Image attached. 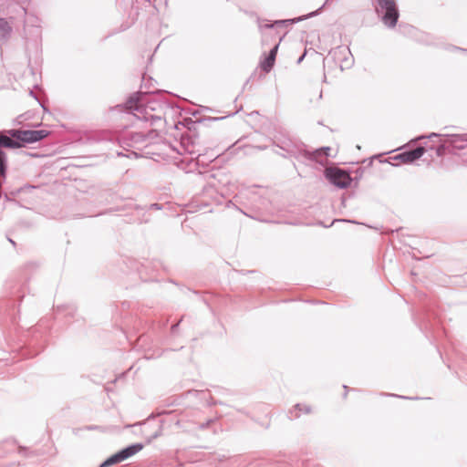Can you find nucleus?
<instances>
[{
  "label": "nucleus",
  "mask_w": 467,
  "mask_h": 467,
  "mask_svg": "<svg viewBox=\"0 0 467 467\" xmlns=\"http://www.w3.org/2000/svg\"><path fill=\"white\" fill-rule=\"evenodd\" d=\"M182 318H181L180 320H178L176 323L172 324L171 327V333L172 335H175L179 329V327H180V324L182 322Z\"/></svg>",
  "instance_id": "c85d7f7f"
},
{
  "label": "nucleus",
  "mask_w": 467,
  "mask_h": 467,
  "mask_svg": "<svg viewBox=\"0 0 467 467\" xmlns=\"http://www.w3.org/2000/svg\"><path fill=\"white\" fill-rule=\"evenodd\" d=\"M29 95L32 96L33 98H35L37 100L36 96L34 94V92L32 90L29 91Z\"/></svg>",
  "instance_id": "37998d69"
},
{
  "label": "nucleus",
  "mask_w": 467,
  "mask_h": 467,
  "mask_svg": "<svg viewBox=\"0 0 467 467\" xmlns=\"http://www.w3.org/2000/svg\"><path fill=\"white\" fill-rule=\"evenodd\" d=\"M341 204L343 206H346V197H345V194H343L342 197H341Z\"/></svg>",
  "instance_id": "4c0bfd02"
},
{
  "label": "nucleus",
  "mask_w": 467,
  "mask_h": 467,
  "mask_svg": "<svg viewBox=\"0 0 467 467\" xmlns=\"http://www.w3.org/2000/svg\"><path fill=\"white\" fill-rule=\"evenodd\" d=\"M332 224H333V223H331V224H330V225H324V223H319V225L324 226V227H330Z\"/></svg>",
  "instance_id": "49530a36"
},
{
  "label": "nucleus",
  "mask_w": 467,
  "mask_h": 467,
  "mask_svg": "<svg viewBox=\"0 0 467 467\" xmlns=\"http://www.w3.org/2000/svg\"><path fill=\"white\" fill-rule=\"evenodd\" d=\"M275 63V58H273L270 56H268L267 54L264 53L263 57L260 59L259 67L263 72L267 74L273 69Z\"/></svg>",
  "instance_id": "4468645a"
},
{
  "label": "nucleus",
  "mask_w": 467,
  "mask_h": 467,
  "mask_svg": "<svg viewBox=\"0 0 467 467\" xmlns=\"http://www.w3.org/2000/svg\"><path fill=\"white\" fill-rule=\"evenodd\" d=\"M332 224H333V223H331V224H330V225H324V223H319V225L324 226V227H330Z\"/></svg>",
  "instance_id": "a18cd8bd"
},
{
  "label": "nucleus",
  "mask_w": 467,
  "mask_h": 467,
  "mask_svg": "<svg viewBox=\"0 0 467 467\" xmlns=\"http://www.w3.org/2000/svg\"><path fill=\"white\" fill-rule=\"evenodd\" d=\"M234 114L235 113L228 114L227 116H223V117H208V118H204V119H200L196 121V123L202 124L204 121H218V120L223 119L227 117L233 116Z\"/></svg>",
  "instance_id": "412c9836"
},
{
  "label": "nucleus",
  "mask_w": 467,
  "mask_h": 467,
  "mask_svg": "<svg viewBox=\"0 0 467 467\" xmlns=\"http://www.w3.org/2000/svg\"><path fill=\"white\" fill-rule=\"evenodd\" d=\"M341 49H342V47H337V50H339V51H340Z\"/></svg>",
  "instance_id": "864d4df0"
},
{
  "label": "nucleus",
  "mask_w": 467,
  "mask_h": 467,
  "mask_svg": "<svg viewBox=\"0 0 467 467\" xmlns=\"http://www.w3.org/2000/svg\"><path fill=\"white\" fill-rule=\"evenodd\" d=\"M254 273H256L255 270H248V271L244 272V274H254Z\"/></svg>",
  "instance_id": "79ce46f5"
},
{
  "label": "nucleus",
  "mask_w": 467,
  "mask_h": 467,
  "mask_svg": "<svg viewBox=\"0 0 467 467\" xmlns=\"http://www.w3.org/2000/svg\"><path fill=\"white\" fill-rule=\"evenodd\" d=\"M11 32L12 27L8 22L5 18L0 17V36L3 38H7L9 37Z\"/></svg>",
  "instance_id": "6ab92c4d"
},
{
  "label": "nucleus",
  "mask_w": 467,
  "mask_h": 467,
  "mask_svg": "<svg viewBox=\"0 0 467 467\" xmlns=\"http://www.w3.org/2000/svg\"><path fill=\"white\" fill-rule=\"evenodd\" d=\"M150 209L161 210V209H162V206H161V204L155 202V203H151L150 205Z\"/></svg>",
  "instance_id": "f704fd0d"
},
{
  "label": "nucleus",
  "mask_w": 467,
  "mask_h": 467,
  "mask_svg": "<svg viewBox=\"0 0 467 467\" xmlns=\"http://www.w3.org/2000/svg\"><path fill=\"white\" fill-rule=\"evenodd\" d=\"M273 144L290 157L296 158L298 161H301L302 155L306 154L304 151L305 144L301 141H294L290 138L275 136Z\"/></svg>",
  "instance_id": "39448f33"
},
{
  "label": "nucleus",
  "mask_w": 467,
  "mask_h": 467,
  "mask_svg": "<svg viewBox=\"0 0 467 467\" xmlns=\"http://www.w3.org/2000/svg\"><path fill=\"white\" fill-rule=\"evenodd\" d=\"M34 188H35L34 186L29 185V184H26V185H25V186H23V187H20V188H18V189H16V190H15V191H12V192H10V194H8V193H5V196H4V197H5V200L6 202H11V201H12V199H11L10 195L15 196V195H16V194H18V193H20V192H24V191H26V190H31V189H34Z\"/></svg>",
  "instance_id": "aec40b11"
},
{
  "label": "nucleus",
  "mask_w": 467,
  "mask_h": 467,
  "mask_svg": "<svg viewBox=\"0 0 467 467\" xmlns=\"http://www.w3.org/2000/svg\"><path fill=\"white\" fill-rule=\"evenodd\" d=\"M162 424H163V422L161 421V426L159 427V430L156 431L152 435H150V437L147 438V440H146L147 444L150 443L153 440L157 439L158 437H160L161 435Z\"/></svg>",
  "instance_id": "5701e85b"
},
{
  "label": "nucleus",
  "mask_w": 467,
  "mask_h": 467,
  "mask_svg": "<svg viewBox=\"0 0 467 467\" xmlns=\"http://www.w3.org/2000/svg\"><path fill=\"white\" fill-rule=\"evenodd\" d=\"M143 448L144 444L141 442L131 443L118 451L119 456L120 457L121 461L124 462L140 452Z\"/></svg>",
  "instance_id": "1a4fd4ad"
},
{
  "label": "nucleus",
  "mask_w": 467,
  "mask_h": 467,
  "mask_svg": "<svg viewBox=\"0 0 467 467\" xmlns=\"http://www.w3.org/2000/svg\"><path fill=\"white\" fill-rule=\"evenodd\" d=\"M259 27L260 28H274L275 27V24H274V22L273 23H266L265 25H259Z\"/></svg>",
  "instance_id": "72a5a7b5"
},
{
  "label": "nucleus",
  "mask_w": 467,
  "mask_h": 467,
  "mask_svg": "<svg viewBox=\"0 0 467 467\" xmlns=\"http://www.w3.org/2000/svg\"><path fill=\"white\" fill-rule=\"evenodd\" d=\"M320 12H321V8H318V9H317L316 11L310 12V13H308V14H307V15H306V16H299V17H296V18H293V19H283V20H275V21L274 22V24H275V26L293 25V24H295V23H297V22H300V21L306 20V19H307V18H310V17L316 16L319 15V14H320Z\"/></svg>",
  "instance_id": "9b49d317"
},
{
  "label": "nucleus",
  "mask_w": 467,
  "mask_h": 467,
  "mask_svg": "<svg viewBox=\"0 0 467 467\" xmlns=\"http://www.w3.org/2000/svg\"><path fill=\"white\" fill-rule=\"evenodd\" d=\"M275 152L276 154H278V155L282 156L283 158H285V159H286V158H291L287 153H285V152H284V151H283V152H279V151L275 150Z\"/></svg>",
  "instance_id": "e433bc0d"
},
{
  "label": "nucleus",
  "mask_w": 467,
  "mask_h": 467,
  "mask_svg": "<svg viewBox=\"0 0 467 467\" xmlns=\"http://www.w3.org/2000/svg\"><path fill=\"white\" fill-rule=\"evenodd\" d=\"M362 174H363V170H362L361 168H359V169H358V170L356 171V175H355V177H352V178H353V180H354V182H352V186H353L354 188H357V187H358V182H359V180L362 178Z\"/></svg>",
  "instance_id": "b1692460"
},
{
  "label": "nucleus",
  "mask_w": 467,
  "mask_h": 467,
  "mask_svg": "<svg viewBox=\"0 0 467 467\" xmlns=\"http://www.w3.org/2000/svg\"><path fill=\"white\" fill-rule=\"evenodd\" d=\"M366 161H368V166H370L373 163V159L365 160L364 162Z\"/></svg>",
  "instance_id": "58836bf2"
},
{
  "label": "nucleus",
  "mask_w": 467,
  "mask_h": 467,
  "mask_svg": "<svg viewBox=\"0 0 467 467\" xmlns=\"http://www.w3.org/2000/svg\"><path fill=\"white\" fill-rule=\"evenodd\" d=\"M56 311L57 313L65 312L66 317H74L75 314L77 312V308L73 305H62V306H57Z\"/></svg>",
  "instance_id": "f3484780"
},
{
  "label": "nucleus",
  "mask_w": 467,
  "mask_h": 467,
  "mask_svg": "<svg viewBox=\"0 0 467 467\" xmlns=\"http://www.w3.org/2000/svg\"><path fill=\"white\" fill-rule=\"evenodd\" d=\"M191 144H192V146L195 144V142H194V140H191Z\"/></svg>",
  "instance_id": "603ef678"
},
{
  "label": "nucleus",
  "mask_w": 467,
  "mask_h": 467,
  "mask_svg": "<svg viewBox=\"0 0 467 467\" xmlns=\"http://www.w3.org/2000/svg\"><path fill=\"white\" fill-rule=\"evenodd\" d=\"M306 55V51H305L297 59L296 63L297 64H300L304 59H305V57Z\"/></svg>",
  "instance_id": "c9c22d12"
},
{
  "label": "nucleus",
  "mask_w": 467,
  "mask_h": 467,
  "mask_svg": "<svg viewBox=\"0 0 467 467\" xmlns=\"http://www.w3.org/2000/svg\"><path fill=\"white\" fill-rule=\"evenodd\" d=\"M16 131H19V129L0 130V149L16 150L22 148L20 134Z\"/></svg>",
  "instance_id": "423d86ee"
},
{
  "label": "nucleus",
  "mask_w": 467,
  "mask_h": 467,
  "mask_svg": "<svg viewBox=\"0 0 467 467\" xmlns=\"http://www.w3.org/2000/svg\"><path fill=\"white\" fill-rule=\"evenodd\" d=\"M427 150L428 148L426 146L420 145L413 150H404L395 155L392 159L399 160L404 163H413L420 160Z\"/></svg>",
  "instance_id": "6e6552de"
},
{
  "label": "nucleus",
  "mask_w": 467,
  "mask_h": 467,
  "mask_svg": "<svg viewBox=\"0 0 467 467\" xmlns=\"http://www.w3.org/2000/svg\"><path fill=\"white\" fill-rule=\"evenodd\" d=\"M238 411H240V412H242V413H244V414L248 416V413L246 411H244V410H238Z\"/></svg>",
  "instance_id": "de8ad7c7"
},
{
  "label": "nucleus",
  "mask_w": 467,
  "mask_h": 467,
  "mask_svg": "<svg viewBox=\"0 0 467 467\" xmlns=\"http://www.w3.org/2000/svg\"><path fill=\"white\" fill-rule=\"evenodd\" d=\"M304 151L306 153V155H302L301 161H314L322 162V159L326 158L324 155V152H317V149L310 151L306 149V146L305 145Z\"/></svg>",
  "instance_id": "dca6fc26"
},
{
  "label": "nucleus",
  "mask_w": 467,
  "mask_h": 467,
  "mask_svg": "<svg viewBox=\"0 0 467 467\" xmlns=\"http://www.w3.org/2000/svg\"><path fill=\"white\" fill-rule=\"evenodd\" d=\"M300 412H303L304 414H310L312 412V408L309 405H302L300 403H296L291 410H289L288 413L292 415L289 416V419H298L300 417Z\"/></svg>",
  "instance_id": "ddd939ff"
},
{
  "label": "nucleus",
  "mask_w": 467,
  "mask_h": 467,
  "mask_svg": "<svg viewBox=\"0 0 467 467\" xmlns=\"http://www.w3.org/2000/svg\"><path fill=\"white\" fill-rule=\"evenodd\" d=\"M7 169L8 163L6 153L2 149H0V189L5 182L7 176Z\"/></svg>",
  "instance_id": "f8f14e48"
},
{
  "label": "nucleus",
  "mask_w": 467,
  "mask_h": 467,
  "mask_svg": "<svg viewBox=\"0 0 467 467\" xmlns=\"http://www.w3.org/2000/svg\"><path fill=\"white\" fill-rule=\"evenodd\" d=\"M153 103L154 102L150 101L146 105H143L142 92H135L129 96L125 104L118 105L117 108H119L124 111H139L141 113V117H139L140 119L149 121L150 122V125H156L158 121L161 120V117L149 112L156 109Z\"/></svg>",
  "instance_id": "f257e3e1"
},
{
  "label": "nucleus",
  "mask_w": 467,
  "mask_h": 467,
  "mask_svg": "<svg viewBox=\"0 0 467 467\" xmlns=\"http://www.w3.org/2000/svg\"><path fill=\"white\" fill-rule=\"evenodd\" d=\"M248 81L249 80L245 81V84H244V87H246V84H248Z\"/></svg>",
  "instance_id": "6e6d98bb"
},
{
  "label": "nucleus",
  "mask_w": 467,
  "mask_h": 467,
  "mask_svg": "<svg viewBox=\"0 0 467 467\" xmlns=\"http://www.w3.org/2000/svg\"><path fill=\"white\" fill-rule=\"evenodd\" d=\"M444 139L440 141V144L436 147L430 146V150H434L438 157L444 156L447 152L450 153V146L448 143L447 136H443Z\"/></svg>",
  "instance_id": "2eb2a0df"
},
{
  "label": "nucleus",
  "mask_w": 467,
  "mask_h": 467,
  "mask_svg": "<svg viewBox=\"0 0 467 467\" xmlns=\"http://www.w3.org/2000/svg\"><path fill=\"white\" fill-rule=\"evenodd\" d=\"M20 134V141L22 144V148L27 144H32L38 142L45 138H47L50 132L46 130H22L19 129V131H16Z\"/></svg>",
  "instance_id": "0eeeda50"
},
{
  "label": "nucleus",
  "mask_w": 467,
  "mask_h": 467,
  "mask_svg": "<svg viewBox=\"0 0 467 467\" xmlns=\"http://www.w3.org/2000/svg\"><path fill=\"white\" fill-rule=\"evenodd\" d=\"M374 8L385 26L394 28L397 26L400 10L396 0H375Z\"/></svg>",
  "instance_id": "f03ea898"
},
{
  "label": "nucleus",
  "mask_w": 467,
  "mask_h": 467,
  "mask_svg": "<svg viewBox=\"0 0 467 467\" xmlns=\"http://www.w3.org/2000/svg\"><path fill=\"white\" fill-rule=\"evenodd\" d=\"M425 326V328L427 329L428 328V326H429V321L426 322V324L424 325Z\"/></svg>",
  "instance_id": "8fccbe9b"
},
{
  "label": "nucleus",
  "mask_w": 467,
  "mask_h": 467,
  "mask_svg": "<svg viewBox=\"0 0 467 467\" xmlns=\"http://www.w3.org/2000/svg\"><path fill=\"white\" fill-rule=\"evenodd\" d=\"M213 422V420H208L206 422L201 423L199 428L201 430L207 429L212 423Z\"/></svg>",
  "instance_id": "7c9ffc66"
},
{
  "label": "nucleus",
  "mask_w": 467,
  "mask_h": 467,
  "mask_svg": "<svg viewBox=\"0 0 467 467\" xmlns=\"http://www.w3.org/2000/svg\"><path fill=\"white\" fill-rule=\"evenodd\" d=\"M337 222H346V223H358L357 221L355 220H351V219H335L333 220L332 223H335Z\"/></svg>",
  "instance_id": "2f4dec72"
},
{
  "label": "nucleus",
  "mask_w": 467,
  "mask_h": 467,
  "mask_svg": "<svg viewBox=\"0 0 467 467\" xmlns=\"http://www.w3.org/2000/svg\"><path fill=\"white\" fill-rule=\"evenodd\" d=\"M279 44L280 42L276 43L270 50L269 52L267 53L268 56H270L271 57L273 58H276V55H277V52H278V48H279Z\"/></svg>",
  "instance_id": "a878e982"
},
{
  "label": "nucleus",
  "mask_w": 467,
  "mask_h": 467,
  "mask_svg": "<svg viewBox=\"0 0 467 467\" xmlns=\"http://www.w3.org/2000/svg\"><path fill=\"white\" fill-rule=\"evenodd\" d=\"M98 140H99V141H102V140L111 141L112 140V137L109 134L102 133V134L99 135Z\"/></svg>",
  "instance_id": "c756f323"
},
{
  "label": "nucleus",
  "mask_w": 467,
  "mask_h": 467,
  "mask_svg": "<svg viewBox=\"0 0 467 467\" xmlns=\"http://www.w3.org/2000/svg\"><path fill=\"white\" fill-rule=\"evenodd\" d=\"M343 388L345 389L346 392L344 393L343 397L346 398L348 390V387L344 385Z\"/></svg>",
  "instance_id": "ea45409f"
},
{
  "label": "nucleus",
  "mask_w": 467,
  "mask_h": 467,
  "mask_svg": "<svg viewBox=\"0 0 467 467\" xmlns=\"http://www.w3.org/2000/svg\"><path fill=\"white\" fill-rule=\"evenodd\" d=\"M7 240H8V242H9V243H11L14 246H16V242H15L13 239H11V238L7 237Z\"/></svg>",
  "instance_id": "a19ab883"
},
{
  "label": "nucleus",
  "mask_w": 467,
  "mask_h": 467,
  "mask_svg": "<svg viewBox=\"0 0 467 467\" xmlns=\"http://www.w3.org/2000/svg\"><path fill=\"white\" fill-rule=\"evenodd\" d=\"M325 178L329 183L338 189H348L352 186L354 182L350 171L343 168H331L327 169L325 173Z\"/></svg>",
  "instance_id": "7ed1b4c3"
},
{
  "label": "nucleus",
  "mask_w": 467,
  "mask_h": 467,
  "mask_svg": "<svg viewBox=\"0 0 467 467\" xmlns=\"http://www.w3.org/2000/svg\"><path fill=\"white\" fill-rule=\"evenodd\" d=\"M147 136L141 132H129L123 137V142L128 146L145 142Z\"/></svg>",
  "instance_id": "9d476101"
},
{
  "label": "nucleus",
  "mask_w": 467,
  "mask_h": 467,
  "mask_svg": "<svg viewBox=\"0 0 467 467\" xmlns=\"http://www.w3.org/2000/svg\"><path fill=\"white\" fill-rule=\"evenodd\" d=\"M445 49L450 51V52L459 51V52H462L464 54H467V48L460 47H457V46H454V45H448V46H446Z\"/></svg>",
  "instance_id": "393cba45"
},
{
  "label": "nucleus",
  "mask_w": 467,
  "mask_h": 467,
  "mask_svg": "<svg viewBox=\"0 0 467 467\" xmlns=\"http://www.w3.org/2000/svg\"><path fill=\"white\" fill-rule=\"evenodd\" d=\"M323 81H324V82H326V81H327V77H326V75H324Z\"/></svg>",
  "instance_id": "3c124183"
},
{
  "label": "nucleus",
  "mask_w": 467,
  "mask_h": 467,
  "mask_svg": "<svg viewBox=\"0 0 467 467\" xmlns=\"http://www.w3.org/2000/svg\"><path fill=\"white\" fill-rule=\"evenodd\" d=\"M102 429L101 426H99V425H87L81 429H74L73 430V432L74 434H78L80 431H100Z\"/></svg>",
  "instance_id": "4be33fe9"
},
{
  "label": "nucleus",
  "mask_w": 467,
  "mask_h": 467,
  "mask_svg": "<svg viewBox=\"0 0 467 467\" xmlns=\"http://www.w3.org/2000/svg\"><path fill=\"white\" fill-rule=\"evenodd\" d=\"M443 136L441 133L431 132L429 134L420 135L415 138L416 141L433 138H441ZM447 136L448 143L450 146V153L456 154L458 150H462L467 148V134H445Z\"/></svg>",
  "instance_id": "20e7f679"
},
{
  "label": "nucleus",
  "mask_w": 467,
  "mask_h": 467,
  "mask_svg": "<svg viewBox=\"0 0 467 467\" xmlns=\"http://www.w3.org/2000/svg\"><path fill=\"white\" fill-rule=\"evenodd\" d=\"M382 396H392V397H398L404 400H419V397H407V396H400L395 394H389V393H381Z\"/></svg>",
  "instance_id": "bb28decb"
},
{
  "label": "nucleus",
  "mask_w": 467,
  "mask_h": 467,
  "mask_svg": "<svg viewBox=\"0 0 467 467\" xmlns=\"http://www.w3.org/2000/svg\"><path fill=\"white\" fill-rule=\"evenodd\" d=\"M121 459L119 456V452H115L111 454L109 457H108L106 460H104L99 467H110L112 465L118 464L121 462Z\"/></svg>",
  "instance_id": "a211bd4d"
},
{
  "label": "nucleus",
  "mask_w": 467,
  "mask_h": 467,
  "mask_svg": "<svg viewBox=\"0 0 467 467\" xmlns=\"http://www.w3.org/2000/svg\"><path fill=\"white\" fill-rule=\"evenodd\" d=\"M153 418H154V416H153V415H150V416H149V418H148V420H150V419H153Z\"/></svg>",
  "instance_id": "09e8293b"
},
{
  "label": "nucleus",
  "mask_w": 467,
  "mask_h": 467,
  "mask_svg": "<svg viewBox=\"0 0 467 467\" xmlns=\"http://www.w3.org/2000/svg\"><path fill=\"white\" fill-rule=\"evenodd\" d=\"M331 150L330 147L323 146L317 149V152H324L325 157L330 156L329 151Z\"/></svg>",
  "instance_id": "cd10ccee"
},
{
  "label": "nucleus",
  "mask_w": 467,
  "mask_h": 467,
  "mask_svg": "<svg viewBox=\"0 0 467 467\" xmlns=\"http://www.w3.org/2000/svg\"><path fill=\"white\" fill-rule=\"evenodd\" d=\"M248 81L249 80L245 81V84H244V87H246V84H248Z\"/></svg>",
  "instance_id": "5fc2aeb1"
},
{
  "label": "nucleus",
  "mask_w": 467,
  "mask_h": 467,
  "mask_svg": "<svg viewBox=\"0 0 467 467\" xmlns=\"http://www.w3.org/2000/svg\"><path fill=\"white\" fill-rule=\"evenodd\" d=\"M217 404L223 405V402L219 401V400H215L213 398H211L210 401L208 402L209 406H214V405H217Z\"/></svg>",
  "instance_id": "473e14b6"
},
{
  "label": "nucleus",
  "mask_w": 467,
  "mask_h": 467,
  "mask_svg": "<svg viewBox=\"0 0 467 467\" xmlns=\"http://www.w3.org/2000/svg\"><path fill=\"white\" fill-rule=\"evenodd\" d=\"M330 0H326L324 5L322 6H320L319 8H321V10L323 9V7L327 5L329 3Z\"/></svg>",
  "instance_id": "c03bdc74"
}]
</instances>
